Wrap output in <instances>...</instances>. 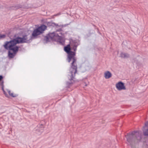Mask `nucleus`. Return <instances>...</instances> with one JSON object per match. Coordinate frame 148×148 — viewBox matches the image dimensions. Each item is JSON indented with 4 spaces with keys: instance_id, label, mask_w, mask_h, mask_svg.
<instances>
[{
    "instance_id": "nucleus-1",
    "label": "nucleus",
    "mask_w": 148,
    "mask_h": 148,
    "mask_svg": "<svg viewBox=\"0 0 148 148\" xmlns=\"http://www.w3.org/2000/svg\"><path fill=\"white\" fill-rule=\"evenodd\" d=\"M79 43L78 40L70 39L69 43L64 47V50L67 54L66 60L69 63L72 61L69 69L71 75L69 79L71 82H66V90L67 91H71L73 89L71 87L74 82V79L77 71V58L75 56L77 47L79 45Z\"/></svg>"
},
{
    "instance_id": "nucleus-2",
    "label": "nucleus",
    "mask_w": 148,
    "mask_h": 148,
    "mask_svg": "<svg viewBox=\"0 0 148 148\" xmlns=\"http://www.w3.org/2000/svg\"><path fill=\"white\" fill-rule=\"evenodd\" d=\"M4 48L8 51V56L10 58H13L19 50V47L15 46L10 41H6L3 45Z\"/></svg>"
},
{
    "instance_id": "nucleus-3",
    "label": "nucleus",
    "mask_w": 148,
    "mask_h": 148,
    "mask_svg": "<svg viewBox=\"0 0 148 148\" xmlns=\"http://www.w3.org/2000/svg\"><path fill=\"white\" fill-rule=\"evenodd\" d=\"M31 41L32 40L30 39V38L28 39L27 35L25 34L23 35L22 37L18 36L9 41L15 46H16V45L17 44L25 43H29L31 42Z\"/></svg>"
},
{
    "instance_id": "nucleus-4",
    "label": "nucleus",
    "mask_w": 148,
    "mask_h": 148,
    "mask_svg": "<svg viewBox=\"0 0 148 148\" xmlns=\"http://www.w3.org/2000/svg\"><path fill=\"white\" fill-rule=\"evenodd\" d=\"M61 37L60 36H59L58 34H56L54 32L52 33H49L47 36L44 37V40H45L47 42L50 41V40H53L56 41L57 39H58L59 40L60 43L62 45L64 43V42L63 41L61 38Z\"/></svg>"
},
{
    "instance_id": "nucleus-5",
    "label": "nucleus",
    "mask_w": 148,
    "mask_h": 148,
    "mask_svg": "<svg viewBox=\"0 0 148 148\" xmlns=\"http://www.w3.org/2000/svg\"><path fill=\"white\" fill-rule=\"evenodd\" d=\"M47 27L44 25H42L40 27L35 29L33 31L30 36V39L36 38L37 36L43 33L44 31L47 29Z\"/></svg>"
},
{
    "instance_id": "nucleus-6",
    "label": "nucleus",
    "mask_w": 148,
    "mask_h": 148,
    "mask_svg": "<svg viewBox=\"0 0 148 148\" xmlns=\"http://www.w3.org/2000/svg\"><path fill=\"white\" fill-rule=\"evenodd\" d=\"M45 24L47 26V27H55L56 32H61L62 31V28L63 26L61 25H59L57 24H56L52 21L50 22L47 21L45 23Z\"/></svg>"
},
{
    "instance_id": "nucleus-7",
    "label": "nucleus",
    "mask_w": 148,
    "mask_h": 148,
    "mask_svg": "<svg viewBox=\"0 0 148 148\" xmlns=\"http://www.w3.org/2000/svg\"><path fill=\"white\" fill-rule=\"evenodd\" d=\"M136 133V131H134L130 133H128L127 135H125V137L127 139V142L130 143H132L134 137V136Z\"/></svg>"
},
{
    "instance_id": "nucleus-8",
    "label": "nucleus",
    "mask_w": 148,
    "mask_h": 148,
    "mask_svg": "<svg viewBox=\"0 0 148 148\" xmlns=\"http://www.w3.org/2000/svg\"><path fill=\"white\" fill-rule=\"evenodd\" d=\"M116 87L119 90L126 89L124 84L121 82H120L117 83L116 84Z\"/></svg>"
},
{
    "instance_id": "nucleus-9",
    "label": "nucleus",
    "mask_w": 148,
    "mask_h": 148,
    "mask_svg": "<svg viewBox=\"0 0 148 148\" xmlns=\"http://www.w3.org/2000/svg\"><path fill=\"white\" fill-rule=\"evenodd\" d=\"M13 8H15L16 9H18L19 8H26V7L20 4H17L12 6H11L10 7V8L12 9Z\"/></svg>"
},
{
    "instance_id": "nucleus-10",
    "label": "nucleus",
    "mask_w": 148,
    "mask_h": 148,
    "mask_svg": "<svg viewBox=\"0 0 148 148\" xmlns=\"http://www.w3.org/2000/svg\"><path fill=\"white\" fill-rule=\"evenodd\" d=\"M112 76L111 73L109 71H107L104 73V77L106 79H109Z\"/></svg>"
},
{
    "instance_id": "nucleus-11",
    "label": "nucleus",
    "mask_w": 148,
    "mask_h": 148,
    "mask_svg": "<svg viewBox=\"0 0 148 148\" xmlns=\"http://www.w3.org/2000/svg\"><path fill=\"white\" fill-rule=\"evenodd\" d=\"M120 57L122 58H128L130 57L129 55L126 53L122 52L120 54Z\"/></svg>"
},
{
    "instance_id": "nucleus-12",
    "label": "nucleus",
    "mask_w": 148,
    "mask_h": 148,
    "mask_svg": "<svg viewBox=\"0 0 148 148\" xmlns=\"http://www.w3.org/2000/svg\"><path fill=\"white\" fill-rule=\"evenodd\" d=\"M45 123L44 121H42L38 125V127L41 128H44Z\"/></svg>"
},
{
    "instance_id": "nucleus-13",
    "label": "nucleus",
    "mask_w": 148,
    "mask_h": 148,
    "mask_svg": "<svg viewBox=\"0 0 148 148\" xmlns=\"http://www.w3.org/2000/svg\"><path fill=\"white\" fill-rule=\"evenodd\" d=\"M144 134L145 136H148V129L146 130L144 132Z\"/></svg>"
},
{
    "instance_id": "nucleus-14",
    "label": "nucleus",
    "mask_w": 148,
    "mask_h": 148,
    "mask_svg": "<svg viewBox=\"0 0 148 148\" xmlns=\"http://www.w3.org/2000/svg\"><path fill=\"white\" fill-rule=\"evenodd\" d=\"M18 95L17 94H15L14 95L13 93H12L11 94H10V96L13 97H16Z\"/></svg>"
},
{
    "instance_id": "nucleus-15",
    "label": "nucleus",
    "mask_w": 148,
    "mask_h": 148,
    "mask_svg": "<svg viewBox=\"0 0 148 148\" xmlns=\"http://www.w3.org/2000/svg\"><path fill=\"white\" fill-rule=\"evenodd\" d=\"M6 36L5 34L1 35L0 34V39L5 38Z\"/></svg>"
},
{
    "instance_id": "nucleus-16",
    "label": "nucleus",
    "mask_w": 148,
    "mask_h": 148,
    "mask_svg": "<svg viewBox=\"0 0 148 148\" xmlns=\"http://www.w3.org/2000/svg\"><path fill=\"white\" fill-rule=\"evenodd\" d=\"M3 92L4 94V95H5V96L6 97H7L8 98L9 97L8 95L7 94L6 92L5 91V90H4L3 91Z\"/></svg>"
},
{
    "instance_id": "nucleus-17",
    "label": "nucleus",
    "mask_w": 148,
    "mask_h": 148,
    "mask_svg": "<svg viewBox=\"0 0 148 148\" xmlns=\"http://www.w3.org/2000/svg\"><path fill=\"white\" fill-rule=\"evenodd\" d=\"M0 86H4V82L3 80L2 81L1 83L0 84Z\"/></svg>"
},
{
    "instance_id": "nucleus-18",
    "label": "nucleus",
    "mask_w": 148,
    "mask_h": 148,
    "mask_svg": "<svg viewBox=\"0 0 148 148\" xmlns=\"http://www.w3.org/2000/svg\"><path fill=\"white\" fill-rule=\"evenodd\" d=\"M3 78V77L1 75H0V82L2 81V80Z\"/></svg>"
},
{
    "instance_id": "nucleus-19",
    "label": "nucleus",
    "mask_w": 148,
    "mask_h": 148,
    "mask_svg": "<svg viewBox=\"0 0 148 148\" xmlns=\"http://www.w3.org/2000/svg\"><path fill=\"white\" fill-rule=\"evenodd\" d=\"M1 89L2 90V91H3V92L4 91V86H2L1 87Z\"/></svg>"
},
{
    "instance_id": "nucleus-20",
    "label": "nucleus",
    "mask_w": 148,
    "mask_h": 148,
    "mask_svg": "<svg viewBox=\"0 0 148 148\" xmlns=\"http://www.w3.org/2000/svg\"><path fill=\"white\" fill-rule=\"evenodd\" d=\"M8 93L10 95V94H11L12 93L11 92V91L10 90H8Z\"/></svg>"
},
{
    "instance_id": "nucleus-21",
    "label": "nucleus",
    "mask_w": 148,
    "mask_h": 148,
    "mask_svg": "<svg viewBox=\"0 0 148 148\" xmlns=\"http://www.w3.org/2000/svg\"><path fill=\"white\" fill-rule=\"evenodd\" d=\"M87 86V85L86 84L85 85V86Z\"/></svg>"
}]
</instances>
